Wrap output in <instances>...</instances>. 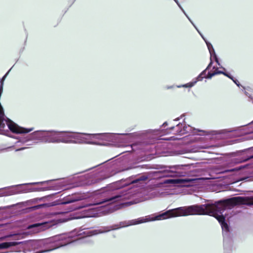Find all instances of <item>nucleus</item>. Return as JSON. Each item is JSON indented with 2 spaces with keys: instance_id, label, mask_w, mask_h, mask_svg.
<instances>
[{
  "instance_id": "obj_1",
  "label": "nucleus",
  "mask_w": 253,
  "mask_h": 253,
  "mask_svg": "<svg viewBox=\"0 0 253 253\" xmlns=\"http://www.w3.org/2000/svg\"><path fill=\"white\" fill-rule=\"evenodd\" d=\"M241 197H236L229 199L218 201L214 203L209 202L202 205H194L182 207L168 210L161 213L152 219L143 217L129 221V225H136L149 221L167 219L171 217L186 216L188 215H208L214 217L220 223L223 237V246L226 248L231 243L229 237V227L226 222L223 213L226 209H231L239 203H244Z\"/></svg>"
},
{
  "instance_id": "obj_2",
  "label": "nucleus",
  "mask_w": 253,
  "mask_h": 253,
  "mask_svg": "<svg viewBox=\"0 0 253 253\" xmlns=\"http://www.w3.org/2000/svg\"><path fill=\"white\" fill-rule=\"evenodd\" d=\"M130 190L126 191L121 190L117 194L110 197L104 198L99 202L93 204V205H104L103 207H106L107 210L109 212H113L119 209L120 204L115 203L117 202L123 201L129 199L131 194Z\"/></svg>"
},
{
  "instance_id": "obj_3",
  "label": "nucleus",
  "mask_w": 253,
  "mask_h": 253,
  "mask_svg": "<svg viewBox=\"0 0 253 253\" xmlns=\"http://www.w3.org/2000/svg\"><path fill=\"white\" fill-rule=\"evenodd\" d=\"M115 133H95V134H91V133H80L77 132H72V139L74 140L77 141L78 142L75 144H83L86 143L88 144H93V145H98L99 143L94 142L88 141H86V138L84 137L82 135H86V136H100L99 138L105 139L106 140H111L113 139V136L115 135ZM116 134L121 135H126L129 137V138H132L136 136L135 133H117Z\"/></svg>"
},
{
  "instance_id": "obj_4",
  "label": "nucleus",
  "mask_w": 253,
  "mask_h": 253,
  "mask_svg": "<svg viewBox=\"0 0 253 253\" xmlns=\"http://www.w3.org/2000/svg\"><path fill=\"white\" fill-rule=\"evenodd\" d=\"M60 239V236H54L48 238L40 240H29L23 242H5L0 243V250L7 249L11 247L16 246L20 244L24 245L25 247L31 246L34 249L37 247H42V246H45L46 244L51 242L57 241Z\"/></svg>"
},
{
  "instance_id": "obj_5",
  "label": "nucleus",
  "mask_w": 253,
  "mask_h": 253,
  "mask_svg": "<svg viewBox=\"0 0 253 253\" xmlns=\"http://www.w3.org/2000/svg\"><path fill=\"white\" fill-rule=\"evenodd\" d=\"M111 159L106 161L105 162L102 163V164L97 165L96 167H98V168L96 169V172L93 175V176L88 179L85 182V184L87 185H91L96 183H98L108 178L113 175L114 173H109L110 169L109 168L111 166H108V165H113L112 164L114 162H111L108 163ZM95 168L94 167H93ZM91 169V168L90 169Z\"/></svg>"
},
{
  "instance_id": "obj_6",
  "label": "nucleus",
  "mask_w": 253,
  "mask_h": 253,
  "mask_svg": "<svg viewBox=\"0 0 253 253\" xmlns=\"http://www.w3.org/2000/svg\"><path fill=\"white\" fill-rule=\"evenodd\" d=\"M183 167V165L158 166L156 169L158 170L157 172L161 174L160 177H180L183 175L181 171Z\"/></svg>"
},
{
  "instance_id": "obj_7",
  "label": "nucleus",
  "mask_w": 253,
  "mask_h": 253,
  "mask_svg": "<svg viewBox=\"0 0 253 253\" xmlns=\"http://www.w3.org/2000/svg\"><path fill=\"white\" fill-rule=\"evenodd\" d=\"M148 179V176L145 175H139L136 178L129 177L125 179H122L110 184L108 188L110 190H114L120 189L132 184L137 183L143 181Z\"/></svg>"
},
{
  "instance_id": "obj_8",
  "label": "nucleus",
  "mask_w": 253,
  "mask_h": 253,
  "mask_svg": "<svg viewBox=\"0 0 253 253\" xmlns=\"http://www.w3.org/2000/svg\"><path fill=\"white\" fill-rule=\"evenodd\" d=\"M53 180H46L42 182H32L29 183H25L21 184H18L16 185L11 186L13 187V190L15 192V194H19V193H25L31 191H45L47 190H49L50 188L49 187H42V188H31L27 187L28 185H37L39 184H43V183H48L49 182L53 181Z\"/></svg>"
},
{
  "instance_id": "obj_9",
  "label": "nucleus",
  "mask_w": 253,
  "mask_h": 253,
  "mask_svg": "<svg viewBox=\"0 0 253 253\" xmlns=\"http://www.w3.org/2000/svg\"><path fill=\"white\" fill-rule=\"evenodd\" d=\"M56 225L55 221L49 220L41 222H37L29 224L27 229L30 230L31 233L35 234L44 231Z\"/></svg>"
},
{
  "instance_id": "obj_10",
  "label": "nucleus",
  "mask_w": 253,
  "mask_h": 253,
  "mask_svg": "<svg viewBox=\"0 0 253 253\" xmlns=\"http://www.w3.org/2000/svg\"><path fill=\"white\" fill-rule=\"evenodd\" d=\"M81 200H82V198L80 195L77 194H72V195H68L60 200L55 201L53 202L48 204H44L41 206L43 207H52L56 205L63 206L68 204L78 202Z\"/></svg>"
},
{
  "instance_id": "obj_11",
  "label": "nucleus",
  "mask_w": 253,
  "mask_h": 253,
  "mask_svg": "<svg viewBox=\"0 0 253 253\" xmlns=\"http://www.w3.org/2000/svg\"><path fill=\"white\" fill-rule=\"evenodd\" d=\"M45 136L46 130H37L29 134L24 142H27L29 140H38L46 142Z\"/></svg>"
},
{
  "instance_id": "obj_12",
  "label": "nucleus",
  "mask_w": 253,
  "mask_h": 253,
  "mask_svg": "<svg viewBox=\"0 0 253 253\" xmlns=\"http://www.w3.org/2000/svg\"><path fill=\"white\" fill-rule=\"evenodd\" d=\"M239 158L236 163H240L248 161L253 158V147L241 150L238 152Z\"/></svg>"
},
{
  "instance_id": "obj_13",
  "label": "nucleus",
  "mask_w": 253,
  "mask_h": 253,
  "mask_svg": "<svg viewBox=\"0 0 253 253\" xmlns=\"http://www.w3.org/2000/svg\"><path fill=\"white\" fill-rule=\"evenodd\" d=\"M60 131L46 130V142L59 143Z\"/></svg>"
},
{
  "instance_id": "obj_14",
  "label": "nucleus",
  "mask_w": 253,
  "mask_h": 253,
  "mask_svg": "<svg viewBox=\"0 0 253 253\" xmlns=\"http://www.w3.org/2000/svg\"><path fill=\"white\" fill-rule=\"evenodd\" d=\"M59 143H76L77 141L72 139V132L60 131Z\"/></svg>"
},
{
  "instance_id": "obj_15",
  "label": "nucleus",
  "mask_w": 253,
  "mask_h": 253,
  "mask_svg": "<svg viewBox=\"0 0 253 253\" xmlns=\"http://www.w3.org/2000/svg\"><path fill=\"white\" fill-rule=\"evenodd\" d=\"M175 127L177 128L176 132L178 134H185L189 132L191 130V127L185 126L181 123H179L176 125V126H171L169 128L170 130L173 129Z\"/></svg>"
},
{
  "instance_id": "obj_16",
  "label": "nucleus",
  "mask_w": 253,
  "mask_h": 253,
  "mask_svg": "<svg viewBox=\"0 0 253 253\" xmlns=\"http://www.w3.org/2000/svg\"><path fill=\"white\" fill-rule=\"evenodd\" d=\"M87 207L86 205H84L81 203H76L72 206H68L65 208V209L63 211H60L59 212L60 214H63L65 213H67L73 211H76L78 210L81 209L84 207Z\"/></svg>"
},
{
  "instance_id": "obj_17",
  "label": "nucleus",
  "mask_w": 253,
  "mask_h": 253,
  "mask_svg": "<svg viewBox=\"0 0 253 253\" xmlns=\"http://www.w3.org/2000/svg\"><path fill=\"white\" fill-rule=\"evenodd\" d=\"M11 186L5 187L0 188L1 191L2 197L8 196L15 194V192Z\"/></svg>"
},
{
  "instance_id": "obj_18",
  "label": "nucleus",
  "mask_w": 253,
  "mask_h": 253,
  "mask_svg": "<svg viewBox=\"0 0 253 253\" xmlns=\"http://www.w3.org/2000/svg\"><path fill=\"white\" fill-rule=\"evenodd\" d=\"M104 228L106 229V230L104 231V230H102L101 229H99V230H92L89 231L87 233V235L88 236H91L97 235V234H100V233H103L109 231L111 230L114 229V228H113L112 226L105 227H104Z\"/></svg>"
},
{
  "instance_id": "obj_19",
  "label": "nucleus",
  "mask_w": 253,
  "mask_h": 253,
  "mask_svg": "<svg viewBox=\"0 0 253 253\" xmlns=\"http://www.w3.org/2000/svg\"><path fill=\"white\" fill-rule=\"evenodd\" d=\"M208 48L209 49L210 55H211V58H213L216 63L218 65L220 66V64L219 62L218 58L215 53L214 49L211 44H208Z\"/></svg>"
},
{
  "instance_id": "obj_20",
  "label": "nucleus",
  "mask_w": 253,
  "mask_h": 253,
  "mask_svg": "<svg viewBox=\"0 0 253 253\" xmlns=\"http://www.w3.org/2000/svg\"><path fill=\"white\" fill-rule=\"evenodd\" d=\"M147 168V166L146 165H137L136 164H134L131 165L129 167H127L125 169L119 170L118 172L123 171L125 170H128L133 169H143V168Z\"/></svg>"
},
{
  "instance_id": "obj_21",
  "label": "nucleus",
  "mask_w": 253,
  "mask_h": 253,
  "mask_svg": "<svg viewBox=\"0 0 253 253\" xmlns=\"http://www.w3.org/2000/svg\"><path fill=\"white\" fill-rule=\"evenodd\" d=\"M196 83H197V81H193L189 82L186 84L177 85V87H178V88H180V87L191 88V87H193Z\"/></svg>"
},
{
  "instance_id": "obj_22",
  "label": "nucleus",
  "mask_w": 253,
  "mask_h": 253,
  "mask_svg": "<svg viewBox=\"0 0 253 253\" xmlns=\"http://www.w3.org/2000/svg\"><path fill=\"white\" fill-rule=\"evenodd\" d=\"M198 179L197 178H185L184 179H182V180L184 182H187L189 183V184L186 185L187 186H191L195 183V181L198 180Z\"/></svg>"
},
{
  "instance_id": "obj_23",
  "label": "nucleus",
  "mask_w": 253,
  "mask_h": 253,
  "mask_svg": "<svg viewBox=\"0 0 253 253\" xmlns=\"http://www.w3.org/2000/svg\"><path fill=\"white\" fill-rule=\"evenodd\" d=\"M177 4L178 7L180 8V9L182 10V11L183 12V13L185 14V15L186 16V17L188 19V20L190 21L191 24L193 25V26L195 27V28H196V25L194 24V23L192 21L191 19L189 18V17L188 16V15L186 13L184 10L183 9L180 3H179L178 0H173Z\"/></svg>"
},
{
  "instance_id": "obj_24",
  "label": "nucleus",
  "mask_w": 253,
  "mask_h": 253,
  "mask_svg": "<svg viewBox=\"0 0 253 253\" xmlns=\"http://www.w3.org/2000/svg\"><path fill=\"white\" fill-rule=\"evenodd\" d=\"M11 68H10L7 72V73L3 76V77L2 78V79L0 80V84L2 83V86H3V82L5 80L6 78L7 77V76H8L9 73L10 72V70H11Z\"/></svg>"
},
{
  "instance_id": "obj_25",
  "label": "nucleus",
  "mask_w": 253,
  "mask_h": 253,
  "mask_svg": "<svg viewBox=\"0 0 253 253\" xmlns=\"http://www.w3.org/2000/svg\"><path fill=\"white\" fill-rule=\"evenodd\" d=\"M197 31H198V32L199 33V34L201 35V37L203 38V39L204 40V41L205 42L206 44H207V46H208V44L210 43V44H211L209 42H208L206 39L204 37V36L202 35V34L199 31V30L198 29V28L196 27V28H195Z\"/></svg>"
},
{
  "instance_id": "obj_26",
  "label": "nucleus",
  "mask_w": 253,
  "mask_h": 253,
  "mask_svg": "<svg viewBox=\"0 0 253 253\" xmlns=\"http://www.w3.org/2000/svg\"><path fill=\"white\" fill-rule=\"evenodd\" d=\"M221 68L223 69L224 71H220V70H216V71L214 72V75H218V74H224L225 71H226L225 68H224L223 67H221Z\"/></svg>"
},
{
  "instance_id": "obj_27",
  "label": "nucleus",
  "mask_w": 253,
  "mask_h": 253,
  "mask_svg": "<svg viewBox=\"0 0 253 253\" xmlns=\"http://www.w3.org/2000/svg\"><path fill=\"white\" fill-rule=\"evenodd\" d=\"M215 76L214 72H209L207 76H205V78L211 79L213 76Z\"/></svg>"
},
{
  "instance_id": "obj_28",
  "label": "nucleus",
  "mask_w": 253,
  "mask_h": 253,
  "mask_svg": "<svg viewBox=\"0 0 253 253\" xmlns=\"http://www.w3.org/2000/svg\"><path fill=\"white\" fill-rule=\"evenodd\" d=\"M204 78H205V77L203 75H201V74H200L194 81H197V82L198 81H202Z\"/></svg>"
},
{
  "instance_id": "obj_29",
  "label": "nucleus",
  "mask_w": 253,
  "mask_h": 253,
  "mask_svg": "<svg viewBox=\"0 0 253 253\" xmlns=\"http://www.w3.org/2000/svg\"><path fill=\"white\" fill-rule=\"evenodd\" d=\"M223 75L225 76H226V77H228V78H229L230 79L233 80V77L230 73L226 72L225 71L224 74Z\"/></svg>"
},
{
  "instance_id": "obj_30",
  "label": "nucleus",
  "mask_w": 253,
  "mask_h": 253,
  "mask_svg": "<svg viewBox=\"0 0 253 253\" xmlns=\"http://www.w3.org/2000/svg\"><path fill=\"white\" fill-rule=\"evenodd\" d=\"M238 87H240V86H242L241 84H240L239 81L235 79L234 77L233 78V80H231Z\"/></svg>"
},
{
  "instance_id": "obj_31",
  "label": "nucleus",
  "mask_w": 253,
  "mask_h": 253,
  "mask_svg": "<svg viewBox=\"0 0 253 253\" xmlns=\"http://www.w3.org/2000/svg\"><path fill=\"white\" fill-rule=\"evenodd\" d=\"M210 60H211L209 64L207 67L206 68V70H209L211 68V66L213 64V61L212 60V58H211V57H210Z\"/></svg>"
},
{
  "instance_id": "obj_32",
  "label": "nucleus",
  "mask_w": 253,
  "mask_h": 253,
  "mask_svg": "<svg viewBox=\"0 0 253 253\" xmlns=\"http://www.w3.org/2000/svg\"><path fill=\"white\" fill-rule=\"evenodd\" d=\"M174 179H167V180H166L164 182V183H168V184H171V183H174Z\"/></svg>"
},
{
  "instance_id": "obj_33",
  "label": "nucleus",
  "mask_w": 253,
  "mask_h": 253,
  "mask_svg": "<svg viewBox=\"0 0 253 253\" xmlns=\"http://www.w3.org/2000/svg\"><path fill=\"white\" fill-rule=\"evenodd\" d=\"M223 133V132H233V131H234V130H232V129H230V130H227V129H223V130H221Z\"/></svg>"
},
{
  "instance_id": "obj_34",
  "label": "nucleus",
  "mask_w": 253,
  "mask_h": 253,
  "mask_svg": "<svg viewBox=\"0 0 253 253\" xmlns=\"http://www.w3.org/2000/svg\"><path fill=\"white\" fill-rule=\"evenodd\" d=\"M54 194H55L48 195L47 196H44V197L42 198V199H46V198H49V197H53L54 195Z\"/></svg>"
},
{
  "instance_id": "obj_35",
  "label": "nucleus",
  "mask_w": 253,
  "mask_h": 253,
  "mask_svg": "<svg viewBox=\"0 0 253 253\" xmlns=\"http://www.w3.org/2000/svg\"><path fill=\"white\" fill-rule=\"evenodd\" d=\"M207 70L206 69L205 70H204V71H203L200 74H201V75H203V76H205L206 75V72H207Z\"/></svg>"
},
{
  "instance_id": "obj_36",
  "label": "nucleus",
  "mask_w": 253,
  "mask_h": 253,
  "mask_svg": "<svg viewBox=\"0 0 253 253\" xmlns=\"http://www.w3.org/2000/svg\"><path fill=\"white\" fill-rule=\"evenodd\" d=\"M174 87L173 85H167L165 87V88L167 89H171V88H173Z\"/></svg>"
},
{
  "instance_id": "obj_37",
  "label": "nucleus",
  "mask_w": 253,
  "mask_h": 253,
  "mask_svg": "<svg viewBox=\"0 0 253 253\" xmlns=\"http://www.w3.org/2000/svg\"><path fill=\"white\" fill-rule=\"evenodd\" d=\"M134 203L132 201H130V202L126 203V205L128 206L131 205L133 204Z\"/></svg>"
},
{
  "instance_id": "obj_38",
  "label": "nucleus",
  "mask_w": 253,
  "mask_h": 253,
  "mask_svg": "<svg viewBox=\"0 0 253 253\" xmlns=\"http://www.w3.org/2000/svg\"><path fill=\"white\" fill-rule=\"evenodd\" d=\"M167 125H168V123H167V122H165V123L163 124V126H167Z\"/></svg>"
},
{
  "instance_id": "obj_39",
  "label": "nucleus",
  "mask_w": 253,
  "mask_h": 253,
  "mask_svg": "<svg viewBox=\"0 0 253 253\" xmlns=\"http://www.w3.org/2000/svg\"><path fill=\"white\" fill-rule=\"evenodd\" d=\"M247 205H253V202L251 203H246Z\"/></svg>"
},
{
  "instance_id": "obj_40",
  "label": "nucleus",
  "mask_w": 253,
  "mask_h": 253,
  "mask_svg": "<svg viewBox=\"0 0 253 253\" xmlns=\"http://www.w3.org/2000/svg\"><path fill=\"white\" fill-rule=\"evenodd\" d=\"M180 118H176L175 119L173 120V121H179L180 120Z\"/></svg>"
},
{
  "instance_id": "obj_41",
  "label": "nucleus",
  "mask_w": 253,
  "mask_h": 253,
  "mask_svg": "<svg viewBox=\"0 0 253 253\" xmlns=\"http://www.w3.org/2000/svg\"><path fill=\"white\" fill-rule=\"evenodd\" d=\"M6 208V207H0V210L5 209Z\"/></svg>"
},
{
  "instance_id": "obj_42",
  "label": "nucleus",
  "mask_w": 253,
  "mask_h": 253,
  "mask_svg": "<svg viewBox=\"0 0 253 253\" xmlns=\"http://www.w3.org/2000/svg\"><path fill=\"white\" fill-rule=\"evenodd\" d=\"M0 197H2L1 191L0 190Z\"/></svg>"
},
{
  "instance_id": "obj_43",
  "label": "nucleus",
  "mask_w": 253,
  "mask_h": 253,
  "mask_svg": "<svg viewBox=\"0 0 253 253\" xmlns=\"http://www.w3.org/2000/svg\"><path fill=\"white\" fill-rule=\"evenodd\" d=\"M4 238H5V237H1V238H0V240H3Z\"/></svg>"
},
{
  "instance_id": "obj_44",
  "label": "nucleus",
  "mask_w": 253,
  "mask_h": 253,
  "mask_svg": "<svg viewBox=\"0 0 253 253\" xmlns=\"http://www.w3.org/2000/svg\"><path fill=\"white\" fill-rule=\"evenodd\" d=\"M24 149V148H21L20 149H19L18 150H23Z\"/></svg>"
},
{
  "instance_id": "obj_45",
  "label": "nucleus",
  "mask_w": 253,
  "mask_h": 253,
  "mask_svg": "<svg viewBox=\"0 0 253 253\" xmlns=\"http://www.w3.org/2000/svg\"><path fill=\"white\" fill-rule=\"evenodd\" d=\"M245 93H246V95L248 96V92H246Z\"/></svg>"
},
{
  "instance_id": "obj_46",
  "label": "nucleus",
  "mask_w": 253,
  "mask_h": 253,
  "mask_svg": "<svg viewBox=\"0 0 253 253\" xmlns=\"http://www.w3.org/2000/svg\"><path fill=\"white\" fill-rule=\"evenodd\" d=\"M199 131H202V130H198ZM204 132H205V131H203Z\"/></svg>"
},
{
  "instance_id": "obj_47",
  "label": "nucleus",
  "mask_w": 253,
  "mask_h": 253,
  "mask_svg": "<svg viewBox=\"0 0 253 253\" xmlns=\"http://www.w3.org/2000/svg\"><path fill=\"white\" fill-rule=\"evenodd\" d=\"M18 235V236H21V235H19V234H18V235Z\"/></svg>"
},
{
  "instance_id": "obj_48",
  "label": "nucleus",
  "mask_w": 253,
  "mask_h": 253,
  "mask_svg": "<svg viewBox=\"0 0 253 253\" xmlns=\"http://www.w3.org/2000/svg\"><path fill=\"white\" fill-rule=\"evenodd\" d=\"M251 124H253V121L251 123Z\"/></svg>"
},
{
  "instance_id": "obj_49",
  "label": "nucleus",
  "mask_w": 253,
  "mask_h": 253,
  "mask_svg": "<svg viewBox=\"0 0 253 253\" xmlns=\"http://www.w3.org/2000/svg\"><path fill=\"white\" fill-rule=\"evenodd\" d=\"M1 131H2L1 130H0V133H1Z\"/></svg>"
}]
</instances>
